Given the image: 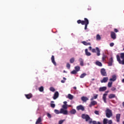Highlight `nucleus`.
<instances>
[{"instance_id": "nucleus-15", "label": "nucleus", "mask_w": 124, "mask_h": 124, "mask_svg": "<svg viewBox=\"0 0 124 124\" xmlns=\"http://www.w3.org/2000/svg\"><path fill=\"white\" fill-rule=\"evenodd\" d=\"M59 97V92H56L54 93V96L53 97V99L56 100L57 98Z\"/></svg>"}, {"instance_id": "nucleus-37", "label": "nucleus", "mask_w": 124, "mask_h": 124, "mask_svg": "<svg viewBox=\"0 0 124 124\" xmlns=\"http://www.w3.org/2000/svg\"><path fill=\"white\" fill-rule=\"evenodd\" d=\"M113 84V82H112L111 81L109 82L108 84V88H111L112 87V85Z\"/></svg>"}, {"instance_id": "nucleus-54", "label": "nucleus", "mask_w": 124, "mask_h": 124, "mask_svg": "<svg viewBox=\"0 0 124 124\" xmlns=\"http://www.w3.org/2000/svg\"><path fill=\"white\" fill-rule=\"evenodd\" d=\"M73 89H74V90H77V88L75 86V87H73Z\"/></svg>"}, {"instance_id": "nucleus-11", "label": "nucleus", "mask_w": 124, "mask_h": 124, "mask_svg": "<svg viewBox=\"0 0 124 124\" xmlns=\"http://www.w3.org/2000/svg\"><path fill=\"white\" fill-rule=\"evenodd\" d=\"M116 80H117V76L116 75H112V78L109 79V81H110V82H115Z\"/></svg>"}, {"instance_id": "nucleus-2", "label": "nucleus", "mask_w": 124, "mask_h": 124, "mask_svg": "<svg viewBox=\"0 0 124 124\" xmlns=\"http://www.w3.org/2000/svg\"><path fill=\"white\" fill-rule=\"evenodd\" d=\"M120 56L117 55L116 58L117 60V62H118L120 64H124V53H121L120 54Z\"/></svg>"}, {"instance_id": "nucleus-52", "label": "nucleus", "mask_w": 124, "mask_h": 124, "mask_svg": "<svg viewBox=\"0 0 124 124\" xmlns=\"http://www.w3.org/2000/svg\"><path fill=\"white\" fill-rule=\"evenodd\" d=\"M65 81L64 80H61V83H65Z\"/></svg>"}, {"instance_id": "nucleus-5", "label": "nucleus", "mask_w": 124, "mask_h": 124, "mask_svg": "<svg viewBox=\"0 0 124 124\" xmlns=\"http://www.w3.org/2000/svg\"><path fill=\"white\" fill-rule=\"evenodd\" d=\"M103 124H113V122L112 120H108L107 118H104L103 120Z\"/></svg>"}, {"instance_id": "nucleus-61", "label": "nucleus", "mask_w": 124, "mask_h": 124, "mask_svg": "<svg viewBox=\"0 0 124 124\" xmlns=\"http://www.w3.org/2000/svg\"><path fill=\"white\" fill-rule=\"evenodd\" d=\"M107 93H108V92H107Z\"/></svg>"}, {"instance_id": "nucleus-42", "label": "nucleus", "mask_w": 124, "mask_h": 124, "mask_svg": "<svg viewBox=\"0 0 124 124\" xmlns=\"http://www.w3.org/2000/svg\"><path fill=\"white\" fill-rule=\"evenodd\" d=\"M71 74H77V72L76 70H74L72 72H71Z\"/></svg>"}, {"instance_id": "nucleus-28", "label": "nucleus", "mask_w": 124, "mask_h": 124, "mask_svg": "<svg viewBox=\"0 0 124 124\" xmlns=\"http://www.w3.org/2000/svg\"><path fill=\"white\" fill-rule=\"evenodd\" d=\"M106 96H107V93H104L103 96V99L105 103H106Z\"/></svg>"}, {"instance_id": "nucleus-43", "label": "nucleus", "mask_w": 124, "mask_h": 124, "mask_svg": "<svg viewBox=\"0 0 124 124\" xmlns=\"http://www.w3.org/2000/svg\"><path fill=\"white\" fill-rule=\"evenodd\" d=\"M66 67L68 69H70V64H69V63H67Z\"/></svg>"}, {"instance_id": "nucleus-25", "label": "nucleus", "mask_w": 124, "mask_h": 124, "mask_svg": "<svg viewBox=\"0 0 124 124\" xmlns=\"http://www.w3.org/2000/svg\"><path fill=\"white\" fill-rule=\"evenodd\" d=\"M42 122V120L41 119V117H39L38 119L37 120L35 124H39L40 123Z\"/></svg>"}, {"instance_id": "nucleus-32", "label": "nucleus", "mask_w": 124, "mask_h": 124, "mask_svg": "<svg viewBox=\"0 0 124 124\" xmlns=\"http://www.w3.org/2000/svg\"><path fill=\"white\" fill-rule=\"evenodd\" d=\"M75 62V59L74 58H72L71 59H70V63H73Z\"/></svg>"}, {"instance_id": "nucleus-31", "label": "nucleus", "mask_w": 124, "mask_h": 124, "mask_svg": "<svg viewBox=\"0 0 124 124\" xmlns=\"http://www.w3.org/2000/svg\"><path fill=\"white\" fill-rule=\"evenodd\" d=\"M96 40H100L101 39V37H100V35L97 34L96 36Z\"/></svg>"}, {"instance_id": "nucleus-56", "label": "nucleus", "mask_w": 124, "mask_h": 124, "mask_svg": "<svg viewBox=\"0 0 124 124\" xmlns=\"http://www.w3.org/2000/svg\"><path fill=\"white\" fill-rule=\"evenodd\" d=\"M122 83H124V78H123L122 80Z\"/></svg>"}, {"instance_id": "nucleus-46", "label": "nucleus", "mask_w": 124, "mask_h": 124, "mask_svg": "<svg viewBox=\"0 0 124 124\" xmlns=\"http://www.w3.org/2000/svg\"><path fill=\"white\" fill-rule=\"evenodd\" d=\"M94 114H95L96 115H99V111L97 110H95Z\"/></svg>"}, {"instance_id": "nucleus-33", "label": "nucleus", "mask_w": 124, "mask_h": 124, "mask_svg": "<svg viewBox=\"0 0 124 124\" xmlns=\"http://www.w3.org/2000/svg\"><path fill=\"white\" fill-rule=\"evenodd\" d=\"M75 69L76 70V72H78L80 71V66H77L75 67Z\"/></svg>"}, {"instance_id": "nucleus-3", "label": "nucleus", "mask_w": 124, "mask_h": 124, "mask_svg": "<svg viewBox=\"0 0 124 124\" xmlns=\"http://www.w3.org/2000/svg\"><path fill=\"white\" fill-rule=\"evenodd\" d=\"M106 116L107 118H111L113 116V112H112V110L109 108H107L106 111Z\"/></svg>"}, {"instance_id": "nucleus-19", "label": "nucleus", "mask_w": 124, "mask_h": 124, "mask_svg": "<svg viewBox=\"0 0 124 124\" xmlns=\"http://www.w3.org/2000/svg\"><path fill=\"white\" fill-rule=\"evenodd\" d=\"M81 99L83 102H87V100H89V98L85 96L81 97Z\"/></svg>"}, {"instance_id": "nucleus-1", "label": "nucleus", "mask_w": 124, "mask_h": 124, "mask_svg": "<svg viewBox=\"0 0 124 124\" xmlns=\"http://www.w3.org/2000/svg\"><path fill=\"white\" fill-rule=\"evenodd\" d=\"M78 24H81V25H85L84 30H87L88 25H89V20L87 18H84V20H81L80 19L77 21Z\"/></svg>"}, {"instance_id": "nucleus-47", "label": "nucleus", "mask_w": 124, "mask_h": 124, "mask_svg": "<svg viewBox=\"0 0 124 124\" xmlns=\"http://www.w3.org/2000/svg\"><path fill=\"white\" fill-rule=\"evenodd\" d=\"M111 91H112V92H114V91H116V88L115 87H112L111 88Z\"/></svg>"}, {"instance_id": "nucleus-53", "label": "nucleus", "mask_w": 124, "mask_h": 124, "mask_svg": "<svg viewBox=\"0 0 124 124\" xmlns=\"http://www.w3.org/2000/svg\"><path fill=\"white\" fill-rule=\"evenodd\" d=\"M89 49L91 51L92 50V46H89Z\"/></svg>"}, {"instance_id": "nucleus-29", "label": "nucleus", "mask_w": 124, "mask_h": 124, "mask_svg": "<svg viewBox=\"0 0 124 124\" xmlns=\"http://www.w3.org/2000/svg\"><path fill=\"white\" fill-rule=\"evenodd\" d=\"M68 98H69V99H70V100H72V99H73V95L71 94H68Z\"/></svg>"}, {"instance_id": "nucleus-17", "label": "nucleus", "mask_w": 124, "mask_h": 124, "mask_svg": "<svg viewBox=\"0 0 124 124\" xmlns=\"http://www.w3.org/2000/svg\"><path fill=\"white\" fill-rule=\"evenodd\" d=\"M81 43L83 44V45H85V46H91L92 45L91 43H88L86 41H82L81 42Z\"/></svg>"}, {"instance_id": "nucleus-57", "label": "nucleus", "mask_w": 124, "mask_h": 124, "mask_svg": "<svg viewBox=\"0 0 124 124\" xmlns=\"http://www.w3.org/2000/svg\"><path fill=\"white\" fill-rule=\"evenodd\" d=\"M63 80H66V78H63Z\"/></svg>"}, {"instance_id": "nucleus-58", "label": "nucleus", "mask_w": 124, "mask_h": 124, "mask_svg": "<svg viewBox=\"0 0 124 124\" xmlns=\"http://www.w3.org/2000/svg\"><path fill=\"white\" fill-rule=\"evenodd\" d=\"M122 104H123V107H124V102H123Z\"/></svg>"}, {"instance_id": "nucleus-20", "label": "nucleus", "mask_w": 124, "mask_h": 124, "mask_svg": "<svg viewBox=\"0 0 124 124\" xmlns=\"http://www.w3.org/2000/svg\"><path fill=\"white\" fill-rule=\"evenodd\" d=\"M116 121L118 123L120 122V119H121V114L118 113L116 114Z\"/></svg>"}, {"instance_id": "nucleus-7", "label": "nucleus", "mask_w": 124, "mask_h": 124, "mask_svg": "<svg viewBox=\"0 0 124 124\" xmlns=\"http://www.w3.org/2000/svg\"><path fill=\"white\" fill-rule=\"evenodd\" d=\"M100 73L102 76H107V73L104 68L101 69Z\"/></svg>"}, {"instance_id": "nucleus-39", "label": "nucleus", "mask_w": 124, "mask_h": 124, "mask_svg": "<svg viewBox=\"0 0 124 124\" xmlns=\"http://www.w3.org/2000/svg\"><path fill=\"white\" fill-rule=\"evenodd\" d=\"M49 90L50 91V92H54L55 91V88L53 87H51L49 88Z\"/></svg>"}, {"instance_id": "nucleus-38", "label": "nucleus", "mask_w": 124, "mask_h": 124, "mask_svg": "<svg viewBox=\"0 0 124 124\" xmlns=\"http://www.w3.org/2000/svg\"><path fill=\"white\" fill-rule=\"evenodd\" d=\"M80 64L81 66H83L84 65V62L83 61V60H82V59H80Z\"/></svg>"}, {"instance_id": "nucleus-55", "label": "nucleus", "mask_w": 124, "mask_h": 124, "mask_svg": "<svg viewBox=\"0 0 124 124\" xmlns=\"http://www.w3.org/2000/svg\"><path fill=\"white\" fill-rule=\"evenodd\" d=\"M89 124H93V121H90V122H89Z\"/></svg>"}, {"instance_id": "nucleus-24", "label": "nucleus", "mask_w": 124, "mask_h": 124, "mask_svg": "<svg viewBox=\"0 0 124 124\" xmlns=\"http://www.w3.org/2000/svg\"><path fill=\"white\" fill-rule=\"evenodd\" d=\"M55 102L54 101H51L50 102V107L51 108H55L56 107V105L55 104Z\"/></svg>"}, {"instance_id": "nucleus-14", "label": "nucleus", "mask_w": 124, "mask_h": 124, "mask_svg": "<svg viewBox=\"0 0 124 124\" xmlns=\"http://www.w3.org/2000/svg\"><path fill=\"white\" fill-rule=\"evenodd\" d=\"M51 60L52 63L55 66L57 65V63L56 62V61H55V56H54V55H52Z\"/></svg>"}, {"instance_id": "nucleus-4", "label": "nucleus", "mask_w": 124, "mask_h": 124, "mask_svg": "<svg viewBox=\"0 0 124 124\" xmlns=\"http://www.w3.org/2000/svg\"><path fill=\"white\" fill-rule=\"evenodd\" d=\"M97 51V56H100V50L98 47H96V49L93 48L92 49V53H96Z\"/></svg>"}, {"instance_id": "nucleus-45", "label": "nucleus", "mask_w": 124, "mask_h": 124, "mask_svg": "<svg viewBox=\"0 0 124 124\" xmlns=\"http://www.w3.org/2000/svg\"><path fill=\"white\" fill-rule=\"evenodd\" d=\"M64 120H60L59 122V124H62L63 123V122H64Z\"/></svg>"}, {"instance_id": "nucleus-41", "label": "nucleus", "mask_w": 124, "mask_h": 124, "mask_svg": "<svg viewBox=\"0 0 124 124\" xmlns=\"http://www.w3.org/2000/svg\"><path fill=\"white\" fill-rule=\"evenodd\" d=\"M39 91L40 92H43L44 91V88H43V86H41L39 88Z\"/></svg>"}, {"instance_id": "nucleus-18", "label": "nucleus", "mask_w": 124, "mask_h": 124, "mask_svg": "<svg viewBox=\"0 0 124 124\" xmlns=\"http://www.w3.org/2000/svg\"><path fill=\"white\" fill-rule=\"evenodd\" d=\"M25 96H26V98L27 99H31V97H32V94L31 93H29V94H25Z\"/></svg>"}, {"instance_id": "nucleus-8", "label": "nucleus", "mask_w": 124, "mask_h": 124, "mask_svg": "<svg viewBox=\"0 0 124 124\" xmlns=\"http://www.w3.org/2000/svg\"><path fill=\"white\" fill-rule=\"evenodd\" d=\"M60 114H63V115H67L68 114V111L63 108H61L60 109Z\"/></svg>"}, {"instance_id": "nucleus-60", "label": "nucleus", "mask_w": 124, "mask_h": 124, "mask_svg": "<svg viewBox=\"0 0 124 124\" xmlns=\"http://www.w3.org/2000/svg\"><path fill=\"white\" fill-rule=\"evenodd\" d=\"M123 124H124V121L123 122Z\"/></svg>"}, {"instance_id": "nucleus-30", "label": "nucleus", "mask_w": 124, "mask_h": 124, "mask_svg": "<svg viewBox=\"0 0 124 124\" xmlns=\"http://www.w3.org/2000/svg\"><path fill=\"white\" fill-rule=\"evenodd\" d=\"M97 96H98V94H96L95 95L93 96V97L90 100L91 101H93V99H96V98H97Z\"/></svg>"}, {"instance_id": "nucleus-6", "label": "nucleus", "mask_w": 124, "mask_h": 124, "mask_svg": "<svg viewBox=\"0 0 124 124\" xmlns=\"http://www.w3.org/2000/svg\"><path fill=\"white\" fill-rule=\"evenodd\" d=\"M81 118L86 120V122H88V121H89V120L91 119V117H90V116L88 114H82Z\"/></svg>"}, {"instance_id": "nucleus-34", "label": "nucleus", "mask_w": 124, "mask_h": 124, "mask_svg": "<svg viewBox=\"0 0 124 124\" xmlns=\"http://www.w3.org/2000/svg\"><path fill=\"white\" fill-rule=\"evenodd\" d=\"M87 76V74L86 73H83L82 74H81L80 76H79V78H84V77H85V76Z\"/></svg>"}, {"instance_id": "nucleus-40", "label": "nucleus", "mask_w": 124, "mask_h": 124, "mask_svg": "<svg viewBox=\"0 0 124 124\" xmlns=\"http://www.w3.org/2000/svg\"><path fill=\"white\" fill-rule=\"evenodd\" d=\"M92 124H101V123H100V122H96V121H93Z\"/></svg>"}, {"instance_id": "nucleus-50", "label": "nucleus", "mask_w": 124, "mask_h": 124, "mask_svg": "<svg viewBox=\"0 0 124 124\" xmlns=\"http://www.w3.org/2000/svg\"><path fill=\"white\" fill-rule=\"evenodd\" d=\"M114 31H115V32H118V31H119L117 29H114Z\"/></svg>"}, {"instance_id": "nucleus-9", "label": "nucleus", "mask_w": 124, "mask_h": 124, "mask_svg": "<svg viewBox=\"0 0 124 124\" xmlns=\"http://www.w3.org/2000/svg\"><path fill=\"white\" fill-rule=\"evenodd\" d=\"M96 104H97V102L93 100L91 102L89 106L90 108H92V107H93V106H94V105H96Z\"/></svg>"}, {"instance_id": "nucleus-12", "label": "nucleus", "mask_w": 124, "mask_h": 124, "mask_svg": "<svg viewBox=\"0 0 124 124\" xmlns=\"http://www.w3.org/2000/svg\"><path fill=\"white\" fill-rule=\"evenodd\" d=\"M110 37L112 39H116V33H115L114 31H111L110 32Z\"/></svg>"}, {"instance_id": "nucleus-10", "label": "nucleus", "mask_w": 124, "mask_h": 124, "mask_svg": "<svg viewBox=\"0 0 124 124\" xmlns=\"http://www.w3.org/2000/svg\"><path fill=\"white\" fill-rule=\"evenodd\" d=\"M113 62H114V60H113V57H111L108 62V66H112Z\"/></svg>"}, {"instance_id": "nucleus-21", "label": "nucleus", "mask_w": 124, "mask_h": 124, "mask_svg": "<svg viewBox=\"0 0 124 124\" xmlns=\"http://www.w3.org/2000/svg\"><path fill=\"white\" fill-rule=\"evenodd\" d=\"M95 64L96 65H97L98 66H99L100 67H101L102 66V63L99 61H96L95 62Z\"/></svg>"}, {"instance_id": "nucleus-44", "label": "nucleus", "mask_w": 124, "mask_h": 124, "mask_svg": "<svg viewBox=\"0 0 124 124\" xmlns=\"http://www.w3.org/2000/svg\"><path fill=\"white\" fill-rule=\"evenodd\" d=\"M62 109H67V105H63L62 106Z\"/></svg>"}, {"instance_id": "nucleus-16", "label": "nucleus", "mask_w": 124, "mask_h": 124, "mask_svg": "<svg viewBox=\"0 0 124 124\" xmlns=\"http://www.w3.org/2000/svg\"><path fill=\"white\" fill-rule=\"evenodd\" d=\"M108 81V77H104L103 79L101 80V83H107Z\"/></svg>"}, {"instance_id": "nucleus-51", "label": "nucleus", "mask_w": 124, "mask_h": 124, "mask_svg": "<svg viewBox=\"0 0 124 124\" xmlns=\"http://www.w3.org/2000/svg\"><path fill=\"white\" fill-rule=\"evenodd\" d=\"M63 103H64V105H67L66 104H67V102L64 101V102H63Z\"/></svg>"}, {"instance_id": "nucleus-48", "label": "nucleus", "mask_w": 124, "mask_h": 124, "mask_svg": "<svg viewBox=\"0 0 124 124\" xmlns=\"http://www.w3.org/2000/svg\"><path fill=\"white\" fill-rule=\"evenodd\" d=\"M109 46L110 47H113V46H114V43H111L110 44H109Z\"/></svg>"}, {"instance_id": "nucleus-23", "label": "nucleus", "mask_w": 124, "mask_h": 124, "mask_svg": "<svg viewBox=\"0 0 124 124\" xmlns=\"http://www.w3.org/2000/svg\"><path fill=\"white\" fill-rule=\"evenodd\" d=\"M106 90H107V87H102L99 88V92H105Z\"/></svg>"}, {"instance_id": "nucleus-27", "label": "nucleus", "mask_w": 124, "mask_h": 124, "mask_svg": "<svg viewBox=\"0 0 124 124\" xmlns=\"http://www.w3.org/2000/svg\"><path fill=\"white\" fill-rule=\"evenodd\" d=\"M70 113L72 115H75V114H76V110L75 109H73L70 111Z\"/></svg>"}, {"instance_id": "nucleus-13", "label": "nucleus", "mask_w": 124, "mask_h": 124, "mask_svg": "<svg viewBox=\"0 0 124 124\" xmlns=\"http://www.w3.org/2000/svg\"><path fill=\"white\" fill-rule=\"evenodd\" d=\"M77 110H81V111H85V108L82 105H79L77 107Z\"/></svg>"}, {"instance_id": "nucleus-59", "label": "nucleus", "mask_w": 124, "mask_h": 124, "mask_svg": "<svg viewBox=\"0 0 124 124\" xmlns=\"http://www.w3.org/2000/svg\"><path fill=\"white\" fill-rule=\"evenodd\" d=\"M92 81H94V78H92Z\"/></svg>"}, {"instance_id": "nucleus-35", "label": "nucleus", "mask_w": 124, "mask_h": 124, "mask_svg": "<svg viewBox=\"0 0 124 124\" xmlns=\"http://www.w3.org/2000/svg\"><path fill=\"white\" fill-rule=\"evenodd\" d=\"M54 113L57 115H59V114H61V111H59L58 109H54Z\"/></svg>"}, {"instance_id": "nucleus-49", "label": "nucleus", "mask_w": 124, "mask_h": 124, "mask_svg": "<svg viewBox=\"0 0 124 124\" xmlns=\"http://www.w3.org/2000/svg\"><path fill=\"white\" fill-rule=\"evenodd\" d=\"M47 116L48 118H50L51 117V114L50 113H47Z\"/></svg>"}, {"instance_id": "nucleus-26", "label": "nucleus", "mask_w": 124, "mask_h": 124, "mask_svg": "<svg viewBox=\"0 0 124 124\" xmlns=\"http://www.w3.org/2000/svg\"><path fill=\"white\" fill-rule=\"evenodd\" d=\"M85 55L86 56H91V55H92L91 52H89V51H88V49L87 48L85 49Z\"/></svg>"}, {"instance_id": "nucleus-22", "label": "nucleus", "mask_w": 124, "mask_h": 124, "mask_svg": "<svg viewBox=\"0 0 124 124\" xmlns=\"http://www.w3.org/2000/svg\"><path fill=\"white\" fill-rule=\"evenodd\" d=\"M115 97H116V94H115L111 93L108 95V98L109 99H112V98H115Z\"/></svg>"}, {"instance_id": "nucleus-36", "label": "nucleus", "mask_w": 124, "mask_h": 124, "mask_svg": "<svg viewBox=\"0 0 124 124\" xmlns=\"http://www.w3.org/2000/svg\"><path fill=\"white\" fill-rule=\"evenodd\" d=\"M106 58H107V56L106 55H103L102 57V61L103 62H104V61H106Z\"/></svg>"}]
</instances>
